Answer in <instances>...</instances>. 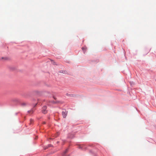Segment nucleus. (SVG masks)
Wrapping results in <instances>:
<instances>
[{
    "label": "nucleus",
    "instance_id": "nucleus-4",
    "mask_svg": "<svg viewBox=\"0 0 156 156\" xmlns=\"http://www.w3.org/2000/svg\"><path fill=\"white\" fill-rule=\"evenodd\" d=\"M30 124H32V123L33 122V119H30Z\"/></svg>",
    "mask_w": 156,
    "mask_h": 156
},
{
    "label": "nucleus",
    "instance_id": "nucleus-2",
    "mask_svg": "<svg viewBox=\"0 0 156 156\" xmlns=\"http://www.w3.org/2000/svg\"><path fill=\"white\" fill-rule=\"evenodd\" d=\"M62 114L63 117L64 118H65L67 115V112H66L62 111Z\"/></svg>",
    "mask_w": 156,
    "mask_h": 156
},
{
    "label": "nucleus",
    "instance_id": "nucleus-6",
    "mask_svg": "<svg viewBox=\"0 0 156 156\" xmlns=\"http://www.w3.org/2000/svg\"><path fill=\"white\" fill-rule=\"evenodd\" d=\"M59 134L58 133H57V135L56 136V137H57V136H58L59 135Z\"/></svg>",
    "mask_w": 156,
    "mask_h": 156
},
{
    "label": "nucleus",
    "instance_id": "nucleus-1",
    "mask_svg": "<svg viewBox=\"0 0 156 156\" xmlns=\"http://www.w3.org/2000/svg\"><path fill=\"white\" fill-rule=\"evenodd\" d=\"M47 107L46 106H44L43 107L42 110V112L44 114H46L47 113V111L46 110Z\"/></svg>",
    "mask_w": 156,
    "mask_h": 156
},
{
    "label": "nucleus",
    "instance_id": "nucleus-7",
    "mask_svg": "<svg viewBox=\"0 0 156 156\" xmlns=\"http://www.w3.org/2000/svg\"><path fill=\"white\" fill-rule=\"evenodd\" d=\"M51 145H49V147H50L51 146Z\"/></svg>",
    "mask_w": 156,
    "mask_h": 156
},
{
    "label": "nucleus",
    "instance_id": "nucleus-5",
    "mask_svg": "<svg viewBox=\"0 0 156 156\" xmlns=\"http://www.w3.org/2000/svg\"><path fill=\"white\" fill-rule=\"evenodd\" d=\"M28 112H29V113H30V112H33V111L32 110H30L29 111H28Z\"/></svg>",
    "mask_w": 156,
    "mask_h": 156
},
{
    "label": "nucleus",
    "instance_id": "nucleus-3",
    "mask_svg": "<svg viewBox=\"0 0 156 156\" xmlns=\"http://www.w3.org/2000/svg\"><path fill=\"white\" fill-rule=\"evenodd\" d=\"M68 150V149H66V150L64 152V153L63 154L62 156H66L65 155V154L67 152Z\"/></svg>",
    "mask_w": 156,
    "mask_h": 156
},
{
    "label": "nucleus",
    "instance_id": "nucleus-8",
    "mask_svg": "<svg viewBox=\"0 0 156 156\" xmlns=\"http://www.w3.org/2000/svg\"><path fill=\"white\" fill-rule=\"evenodd\" d=\"M45 122H44V124H45Z\"/></svg>",
    "mask_w": 156,
    "mask_h": 156
}]
</instances>
